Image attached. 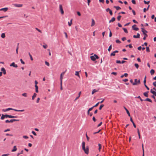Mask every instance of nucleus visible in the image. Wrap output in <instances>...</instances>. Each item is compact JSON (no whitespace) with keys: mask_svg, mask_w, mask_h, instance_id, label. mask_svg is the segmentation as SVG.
<instances>
[{"mask_svg":"<svg viewBox=\"0 0 156 156\" xmlns=\"http://www.w3.org/2000/svg\"><path fill=\"white\" fill-rule=\"evenodd\" d=\"M82 148L86 154H88L89 147L88 146H87L85 148V143L84 142L82 143Z\"/></svg>","mask_w":156,"mask_h":156,"instance_id":"nucleus-1","label":"nucleus"},{"mask_svg":"<svg viewBox=\"0 0 156 156\" xmlns=\"http://www.w3.org/2000/svg\"><path fill=\"white\" fill-rule=\"evenodd\" d=\"M10 110H13L15 111L16 112H23L24 111V109L20 110H17V109H13V108H8L6 109H3L2 111H3L4 112H5L8 111Z\"/></svg>","mask_w":156,"mask_h":156,"instance_id":"nucleus-2","label":"nucleus"},{"mask_svg":"<svg viewBox=\"0 0 156 156\" xmlns=\"http://www.w3.org/2000/svg\"><path fill=\"white\" fill-rule=\"evenodd\" d=\"M141 29L142 30V32L144 35V37H143V39L144 40H145L146 37L147 36V35L146 34V33H147V31L144 29L143 28H142Z\"/></svg>","mask_w":156,"mask_h":156,"instance_id":"nucleus-3","label":"nucleus"},{"mask_svg":"<svg viewBox=\"0 0 156 156\" xmlns=\"http://www.w3.org/2000/svg\"><path fill=\"white\" fill-rule=\"evenodd\" d=\"M90 58L92 61H94L96 59L99 58V57L97 55L94 54V55L91 56Z\"/></svg>","mask_w":156,"mask_h":156,"instance_id":"nucleus-4","label":"nucleus"},{"mask_svg":"<svg viewBox=\"0 0 156 156\" xmlns=\"http://www.w3.org/2000/svg\"><path fill=\"white\" fill-rule=\"evenodd\" d=\"M150 92L154 96H156V89L154 87L152 89H151Z\"/></svg>","mask_w":156,"mask_h":156,"instance_id":"nucleus-5","label":"nucleus"},{"mask_svg":"<svg viewBox=\"0 0 156 156\" xmlns=\"http://www.w3.org/2000/svg\"><path fill=\"white\" fill-rule=\"evenodd\" d=\"M59 10L61 12V13L62 15L64 14V12L62 8V5H59Z\"/></svg>","mask_w":156,"mask_h":156,"instance_id":"nucleus-6","label":"nucleus"},{"mask_svg":"<svg viewBox=\"0 0 156 156\" xmlns=\"http://www.w3.org/2000/svg\"><path fill=\"white\" fill-rule=\"evenodd\" d=\"M62 75H61L60 77V89L61 90H62Z\"/></svg>","mask_w":156,"mask_h":156,"instance_id":"nucleus-7","label":"nucleus"},{"mask_svg":"<svg viewBox=\"0 0 156 156\" xmlns=\"http://www.w3.org/2000/svg\"><path fill=\"white\" fill-rule=\"evenodd\" d=\"M136 79L134 80V82H133V81L132 79L130 80V82L133 84V85H136Z\"/></svg>","mask_w":156,"mask_h":156,"instance_id":"nucleus-8","label":"nucleus"},{"mask_svg":"<svg viewBox=\"0 0 156 156\" xmlns=\"http://www.w3.org/2000/svg\"><path fill=\"white\" fill-rule=\"evenodd\" d=\"M10 66H13V67L17 68L18 67L16 64H15L14 62H12L10 65Z\"/></svg>","mask_w":156,"mask_h":156,"instance_id":"nucleus-9","label":"nucleus"},{"mask_svg":"<svg viewBox=\"0 0 156 156\" xmlns=\"http://www.w3.org/2000/svg\"><path fill=\"white\" fill-rule=\"evenodd\" d=\"M136 25L135 24L132 27V28L133 30L136 31H137L139 30V28L138 27H135Z\"/></svg>","mask_w":156,"mask_h":156,"instance_id":"nucleus-10","label":"nucleus"},{"mask_svg":"<svg viewBox=\"0 0 156 156\" xmlns=\"http://www.w3.org/2000/svg\"><path fill=\"white\" fill-rule=\"evenodd\" d=\"M14 6L16 7H20L23 6V5L20 4H14Z\"/></svg>","mask_w":156,"mask_h":156,"instance_id":"nucleus-11","label":"nucleus"},{"mask_svg":"<svg viewBox=\"0 0 156 156\" xmlns=\"http://www.w3.org/2000/svg\"><path fill=\"white\" fill-rule=\"evenodd\" d=\"M133 37L134 38H139L140 37V34H139V33H138L136 35H133Z\"/></svg>","mask_w":156,"mask_h":156,"instance_id":"nucleus-12","label":"nucleus"},{"mask_svg":"<svg viewBox=\"0 0 156 156\" xmlns=\"http://www.w3.org/2000/svg\"><path fill=\"white\" fill-rule=\"evenodd\" d=\"M124 108L125 109V110H126V112H127V114H128L129 116H130V114L129 112V111L128 110L125 106H124Z\"/></svg>","mask_w":156,"mask_h":156,"instance_id":"nucleus-13","label":"nucleus"},{"mask_svg":"<svg viewBox=\"0 0 156 156\" xmlns=\"http://www.w3.org/2000/svg\"><path fill=\"white\" fill-rule=\"evenodd\" d=\"M19 121V119H12L9 120V122H14L15 121Z\"/></svg>","mask_w":156,"mask_h":156,"instance_id":"nucleus-14","label":"nucleus"},{"mask_svg":"<svg viewBox=\"0 0 156 156\" xmlns=\"http://www.w3.org/2000/svg\"><path fill=\"white\" fill-rule=\"evenodd\" d=\"M1 71H3L4 74L5 75L6 74V70L4 68H2L1 69Z\"/></svg>","mask_w":156,"mask_h":156,"instance_id":"nucleus-15","label":"nucleus"},{"mask_svg":"<svg viewBox=\"0 0 156 156\" xmlns=\"http://www.w3.org/2000/svg\"><path fill=\"white\" fill-rule=\"evenodd\" d=\"M95 24V22L94 20L93 19H92V23L91 26V27L93 26Z\"/></svg>","mask_w":156,"mask_h":156,"instance_id":"nucleus-16","label":"nucleus"},{"mask_svg":"<svg viewBox=\"0 0 156 156\" xmlns=\"http://www.w3.org/2000/svg\"><path fill=\"white\" fill-rule=\"evenodd\" d=\"M8 9L7 8H4L0 9V11H3L4 12L6 11Z\"/></svg>","mask_w":156,"mask_h":156,"instance_id":"nucleus-17","label":"nucleus"},{"mask_svg":"<svg viewBox=\"0 0 156 156\" xmlns=\"http://www.w3.org/2000/svg\"><path fill=\"white\" fill-rule=\"evenodd\" d=\"M80 71L79 72H80ZM75 75L76 76H77L79 78H80L79 73V72L78 71H76L75 73Z\"/></svg>","mask_w":156,"mask_h":156,"instance_id":"nucleus-18","label":"nucleus"},{"mask_svg":"<svg viewBox=\"0 0 156 156\" xmlns=\"http://www.w3.org/2000/svg\"><path fill=\"white\" fill-rule=\"evenodd\" d=\"M148 91H147L145 92H144L143 93L144 95L146 97H148Z\"/></svg>","mask_w":156,"mask_h":156,"instance_id":"nucleus-19","label":"nucleus"},{"mask_svg":"<svg viewBox=\"0 0 156 156\" xmlns=\"http://www.w3.org/2000/svg\"><path fill=\"white\" fill-rule=\"evenodd\" d=\"M17 150V148L16 146H14L13 147V149L12 150V152H14L16 151Z\"/></svg>","mask_w":156,"mask_h":156,"instance_id":"nucleus-20","label":"nucleus"},{"mask_svg":"<svg viewBox=\"0 0 156 156\" xmlns=\"http://www.w3.org/2000/svg\"><path fill=\"white\" fill-rule=\"evenodd\" d=\"M81 91H80L78 94V96H77V97L74 100V101H76L80 96V94H81Z\"/></svg>","mask_w":156,"mask_h":156,"instance_id":"nucleus-21","label":"nucleus"},{"mask_svg":"<svg viewBox=\"0 0 156 156\" xmlns=\"http://www.w3.org/2000/svg\"><path fill=\"white\" fill-rule=\"evenodd\" d=\"M115 18L114 17H113L112 18L111 20L109 21V23L115 21Z\"/></svg>","mask_w":156,"mask_h":156,"instance_id":"nucleus-22","label":"nucleus"},{"mask_svg":"<svg viewBox=\"0 0 156 156\" xmlns=\"http://www.w3.org/2000/svg\"><path fill=\"white\" fill-rule=\"evenodd\" d=\"M114 8H115L117 10H119L121 9V8L119 6H114Z\"/></svg>","mask_w":156,"mask_h":156,"instance_id":"nucleus-23","label":"nucleus"},{"mask_svg":"<svg viewBox=\"0 0 156 156\" xmlns=\"http://www.w3.org/2000/svg\"><path fill=\"white\" fill-rule=\"evenodd\" d=\"M144 101H149L151 102H152V100L150 99L149 98H147L145 100H144Z\"/></svg>","mask_w":156,"mask_h":156,"instance_id":"nucleus-24","label":"nucleus"},{"mask_svg":"<svg viewBox=\"0 0 156 156\" xmlns=\"http://www.w3.org/2000/svg\"><path fill=\"white\" fill-rule=\"evenodd\" d=\"M72 20H73V19H71L70 20V22H68V25L69 26H70L72 24Z\"/></svg>","mask_w":156,"mask_h":156,"instance_id":"nucleus-25","label":"nucleus"},{"mask_svg":"<svg viewBox=\"0 0 156 156\" xmlns=\"http://www.w3.org/2000/svg\"><path fill=\"white\" fill-rule=\"evenodd\" d=\"M37 94L35 93L34 94V95L32 96V100H34V98L36 97Z\"/></svg>","mask_w":156,"mask_h":156,"instance_id":"nucleus-26","label":"nucleus"},{"mask_svg":"<svg viewBox=\"0 0 156 156\" xmlns=\"http://www.w3.org/2000/svg\"><path fill=\"white\" fill-rule=\"evenodd\" d=\"M154 69H151L150 71V73L151 75H153L154 73Z\"/></svg>","mask_w":156,"mask_h":156,"instance_id":"nucleus-27","label":"nucleus"},{"mask_svg":"<svg viewBox=\"0 0 156 156\" xmlns=\"http://www.w3.org/2000/svg\"><path fill=\"white\" fill-rule=\"evenodd\" d=\"M5 118H11V115H9L7 114L5 115H4Z\"/></svg>","mask_w":156,"mask_h":156,"instance_id":"nucleus-28","label":"nucleus"},{"mask_svg":"<svg viewBox=\"0 0 156 156\" xmlns=\"http://www.w3.org/2000/svg\"><path fill=\"white\" fill-rule=\"evenodd\" d=\"M22 95L24 97H27V94L26 93H24L22 94Z\"/></svg>","mask_w":156,"mask_h":156,"instance_id":"nucleus-29","label":"nucleus"},{"mask_svg":"<svg viewBox=\"0 0 156 156\" xmlns=\"http://www.w3.org/2000/svg\"><path fill=\"white\" fill-rule=\"evenodd\" d=\"M5 33H3L1 35V37H2V38H5Z\"/></svg>","mask_w":156,"mask_h":156,"instance_id":"nucleus-30","label":"nucleus"},{"mask_svg":"<svg viewBox=\"0 0 156 156\" xmlns=\"http://www.w3.org/2000/svg\"><path fill=\"white\" fill-rule=\"evenodd\" d=\"M98 90H96V89H94L93 90L92 92V94H94L95 92H98Z\"/></svg>","mask_w":156,"mask_h":156,"instance_id":"nucleus-31","label":"nucleus"},{"mask_svg":"<svg viewBox=\"0 0 156 156\" xmlns=\"http://www.w3.org/2000/svg\"><path fill=\"white\" fill-rule=\"evenodd\" d=\"M142 150H143V154L142 156H144V144H142Z\"/></svg>","mask_w":156,"mask_h":156,"instance_id":"nucleus-32","label":"nucleus"},{"mask_svg":"<svg viewBox=\"0 0 156 156\" xmlns=\"http://www.w3.org/2000/svg\"><path fill=\"white\" fill-rule=\"evenodd\" d=\"M136 85H137L138 84H140V80H137V79H136Z\"/></svg>","mask_w":156,"mask_h":156,"instance_id":"nucleus-33","label":"nucleus"},{"mask_svg":"<svg viewBox=\"0 0 156 156\" xmlns=\"http://www.w3.org/2000/svg\"><path fill=\"white\" fill-rule=\"evenodd\" d=\"M112 45L111 44L109 47L108 48V51H110L112 49Z\"/></svg>","mask_w":156,"mask_h":156,"instance_id":"nucleus-34","label":"nucleus"},{"mask_svg":"<svg viewBox=\"0 0 156 156\" xmlns=\"http://www.w3.org/2000/svg\"><path fill=\"white\" fill-rule=\"evenodd\" d=\"M98 146H99V148H98V149H99V151H100V150L101 148V144H98Z\"/></svg>","mask_w":156,"mask_h":156,"instance_id":"nucleus-35","label":"nucleus"},{"mask_svg":"<svg viewBox=\"0 0 156 156\" xmlns=\"http://www.w3.org/2000/svg\"><path fill=\"white\" fill-rule=\"evenodd\" d=\"M134 66L136 69H138L139 67V65L137 63H135L134 64Z\"/></svg>","mask_w":156,"mask_h":156,"instance_id":"nucleus-36","label":"nucleus"},{"mask_svg":"<svg viewBox=\"0 0 156 156\" xmlns=\"http://www.w3.org/2000/svg\"><path fill=\"white\" fill-rule=\"evenodd\" d=\"M29 55L30 56V58L31 60L33 61V58H32V57L31 55L30 54V53H29Z\"/></svg>","mask_w":156,"mask_h":156,"instance_id":"nucleus-37","label":"nucleus"},{"mask_svg":"<svg viewBox=\"0 0 156 156\" xmlns=\"http://www.w3.org/2000/svg\"><path fill=\"white\" fill-rule=\"evenodd\" d=\"M123 30H124V31L126 33H128V31L125 28H122Z\"/></svg>","mask_w":156,"mask_h":156,"instance_id":"nucleus-38","label":"nucleus"},{"mask_svg":"<svg viewBox=\"0 0 156 156\" xmlns=\"http://www.w3.org/2000/svg\"><path fill=\"white\" fill-rule=\"evenodd\" d=\"M104 105L103 104H102L101 105H100V106L99 107V110H101L102 108L104 107Z\"/></svg>","mask_w":156,"mask_h":156,"instance_id":"nucleus-39","label":"nucleus"},{"mask_svg":"<svg viewBox=\"0 0 156 156\" xmlns=\"http://www.w3.org/2000/svg\"><path fill=\"white\" fill-rule=\"evenodd\" d=\"M23 153V151L22 150L20 152V153H18L17 154V156H19L20 154H22Z\"/></svg>","mask_w":156,"mask_h":156,"instance_id":"nucleus-40","label":"nucleus"},{"mask_svg":"<svg viewBox=\"0 0 156 156\" xmlns=\"http://www.w3.org/2000/svg\"><path fill=\"white\" fill-rule=\"evenodd\" d=\"M5 118L4 115L2 114V116L1 118V119L2 120L4 119Z\"/></svg>","mask_w":156,"mask_h":156,"instance_id":"nucleus-41","label":"nucleus"},{"mask_svg":"<svg viewBox=\"0 0 156 156\" xmlns=\"http://www.w3.org/2000/svg\"><path fill=\"white\" fill-rule=\"evenodd\" d=\"M108 29H109V31H110L109 36L110 37H111L112 36V32L111 31L110 29H109V28H108Z\"/></svg>","mask_w":156,"mask_h":156,"instance_id":"nucleus-42","label":"nucleus"},{"mask_svg":"<svg viewBox=\"0 0 156 156\" xmlns=\"http://www.w3.org/2000/svg\"><path fill=\"white\" fill-rule=\"evenodd\" d=\"M146 51L147 52H150V50H149V48L148 47H146Z\"/></svg>","mask_w":156,"mask_h":156,"instance_id":"nucleus-43","label":"nucleus"},{"mask_svg":"<svg viewBox=\"0 0 156 156\" xmlns=\"http://www.w3.org/2000/svg\"><path fill=\"white\" fill-rule=\"evenodd\" d=\"M144 3L145 4H148L150 3V1H147H147H146L144 0Z\"/></svg>","mask_w":156,"mask_h":156,"instance_id":"nucleus-44","label":"nucleus"},{"mask_svg":"<svg viewBox=\"0 0 156 156\" xmlns=\"http://www.w3.org/2000/svg\"><path fill=\"white\" fill-rule=\"evenodd\" d=\"M121 17V16L120 15L118 16L117 17V20L118 21H119L120 20Z\"/></svg>","mask_w":156,"mask_h":156,"instance_id":"nucleus-45","label":"nucleus"},{"mask_svg":"<svg viewBox=\"0 0 156 156\" xmlns=\"http://www.w3.org/2000/svg\"><path fill=\"white\" fill-rule=\"evenodd\" d=\"M115 55V53H113V51L112 52V53H111V54H110V56H114Z\"/></svg>","mask_w":156,"mask_h":156,"instance_id":"nucleus-46","label":"nucleus"},{"mask_svg":"<svg viewBox=\"0 0 156 156\" xmlns=\"http://www.w3.org/2000/svg\"><path fill=\"white\" fill-rule=\"evenodd\" d=\"M86 136L87 139V140L88 141L89 140V137L88 136L87 133L86 134Z\"/></svg>","mask_w":156,"mask_h":156,"instance_id":"nucleus-47","label":"nucleus"},{"mask_svg":"<svg viewBox=\"0 0 156 156\" xmlns=\"http://www.w3.org/2000/svg\"><path fill=\"white\" fill-rule=\"evenodd\" d=\"M117 43H120L121 42L119 40H116L115 41Z\"/></svg>","mask_w":156,"mask_h":156,"instance_id":"nucleus-48","label":"nucleus"},{"mask_svg":"<svg viewBox=\"0 0 156 156\" xmlns=\"http://www.w3.org/2000/svg\"><path fill=\"white\" fill-rule=\"evenodd\" d=\"M45 64L46 65H47L48 66H49L50 65L49 63L47 61L45 62Z\"/></svg>","mask_w":156,"mask_h":156,"instance_id":"nucleus-49","label":"nucleus"},{"mask_svg":"<svg viewBox=\"0 0 156 156\" xmlns=\"http://www.w3.org/2000/svg\"><path fill=\"white\" fill-rule=\"evenodd\" d=\"M20 61L21 63L22 64H25V62L22 60V59H20Z\"/></svg>","mask_w":156,"mask_h":156,"instance_id":"nucleus-50","label":"nucleus"},{"mask_svg":"<svg viewBox=\"0 0 156 156\" xmlns=\"http://www.w3.org/2000/svg\"><path fill=\"white\" fill-rule=\"evenodd\" d=\"M99 103H100V102H98L93 107H94L97 106Z\"/></svg>","mask_w":156,"mask_h":156,"instance_id":"nucleus-51","label":"nucleus"},{"mask_svg":"<svg viewBox=\"0 0 156 156\" xmlns=\"http://www.w3.org/2000/svg\"><path fill=\"white\" fill-rule=\"evenodd\" d=\"M43 47L44 48H46L47 47H48V46L47 45H46V44H45V45H43Z\"/></svg>","mask_w":156,"mask_h":156,"instance_id":"nucleus-52","label":"nucleus"},{"mask_svg":"<svg viewBox=\"0 0 156 156\" xmlns=\"http://www.w3.org/2000/svg\"><path fill=\"white\" fill-rule=\"evenodd\" d=\"M23 137L24 138L26 139H27L28 138V137L27 136H23Z\"/></svg>","mask_w":156,"mask_h":156,"instance_id":"nucleus-53","label":"nucleus"},{"mask_svg":"<svg viewBox=\"0 0 156 156\" xmlns=\"http://www.w3.org/2000/svg\"><path fill=\"white\" fill-rule=\"evenodd\" d=\"M132 3L134 4H136V3L135 0H132L131 1Z\"/></svg>","mask_w":156,"mask_h":156,"instance_id":"nucleus-54","label":"nucleus"},{"mask_svg":"<svg viewBox=\"0 0 156 156\" xmlns=\"http://www.w3.org/2000/svg\"><path fill=\"white\" fill-rule=\"evenodd\" d=\"M9 155V154H2V156H8Z\"/></svg>","mask_w":156,"mask_h":156,"instance_id":"nucleus-55","label":"nucleus"},{"mask_svg":"<svg viewBox=\"0 0 156 156\" xmlns=\"http://www.w3.org/2000/svg\"><path fill=\"white\" fill-rule=\"evenodd\" d=\"M128 47L130 48H133V47L132 46V44H129V45H128Z\"/></svg>","mask_w":156,"mask_h":156,"instance_id":"nucleus-56","label":"nucleus"},{"mask_svg":"<svg viewBox=\"0 0 156 156\" xmlns=\"http://www.w3.org/2000/svg\"><path fill=\"white\" fill-rule=\"evenodd\" d=\"M32 133L35 136H36L37 134L34 131H32Z\"/></svg>","mask_w":156,"mask_h":156,"instance_id":"nucleus-57","label":"nucleus"},{"mask_svg":"<svg viewBox=\"0 0 156 156\" xmlns=\"http://www.w3.org/2000/svg\"><path fill=\"white\" fill-rule=\"evenodd\" d=\"M116 62L118 64L121 63V62L120 60H117L116 61Z\"/></svg>","mask_w":156,"mask_h":156,"instance_id":"nucleus-58","label":"nucleus"},{"mask_svg":"<svg viewBox=\"0 0 156 156\" xmlns=\"http://www.w3.org/2000/svg\"><path fill=\"white\" fill-rule=\"evenodd\" d=\"M35 29L36 30H37L38 31H39V32H40V33H41V30H40L38 28H35Z\"/></svg>","mask_w":156,"mask_h":156,"instance_id":"nucleus-59","label":"nucleus"},{"mask_svg":"<svg viewBox=\"0 0 156 156\" xmlns=\"http://www.w3.org/2000/svg\"><path fill=\"white\" fill-rule=\"evenodd\" d=\"M64 34H65L66 37V38H68V35H67V34L66 32H64Z\"/></svg>","mask_w":156,"mask_h":156,"instance_id":"nucleus-60","label":"nucleus"},{"mask_svg":"<svg viewBox=\"0 0 156 156\" xmlns=\"http://www.w3.org/2000/svg\"><path fill=\"white\" fill-rule=\"evenodd\" d=\"M126 39V37H124L122 38V41H124Z\"/></svg>","mask_w":156,"mask_h":156,"instance_id":"nucleus-61","label":"nucleus"},{"mask_svg":"<svg viewBox=\"0 0 156 156\" xmlns=\"http://www.w3.org/2000/svg\"><path fill=\"white\" fill-rule=\"evenodd\" d=\"M109 13H110V14L111 15H112V11L111 10H110L109 11Z\"/></svg>","mask_w":156,"mask_h":156,"instance_id":"nucleus-62","label":"nucleus"},{"mask_svg":"<svg viewBox=\"0 0 156 156\" xmlns=\"http://www.w3.org/2000/svg\"><path fill=\"white\" fill-rule=\"evenodd\" d=\"M92 119H93V121L94 122H95L96 121V119H95V117L94 116V117H93Z\"/></svg>","mask_w":156,"mask_h":156,"instance_id":"nucleus-63","label":"nucleus"},{"mask_svg":"<svg viewBox=\"0 0 156 156\" xmlns=\"http://www.w3.org/2000/svg\"><path fill=\"white\" fill-rule=\"evenodd\" d=\"M153 85L156 87V82H155L153 83Z\"/></svg>","mask_w":156,"mask_h":156,"instance_id":"nucleus-64","label":"nucleus"}]
</instances>
